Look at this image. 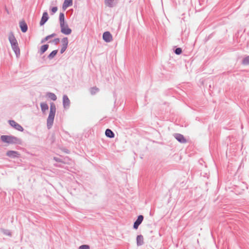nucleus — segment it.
<instances>
[{
	"label": "nucleus",
	"mask_w": 249,
	"mask_h": 249,
	"mask_svg": "<svg viewBox=\"0 0 249 249\" xmlns=\"http://www.w3.org/2000/svg\"><path fill=\"white\" fill-rule=\"evenodd\" d=\"M1 231L5 235H8L9 236H12V233H11V231L8 230L2 229Z\"/></svg>",
	"instance_id": "393cba45"
},
{
	"label": "nucleus",
	"mask_w": 249,
	"mask_h": 249,
	"mask_svg": "<svg viewBox=\"0 0 249 249\" xmlns=\"http://www.w3.org/2000/svg\"><path fill=\"white\" fill-rule=\"evenodd\" d=\"M47 96L53 101H55L57 99V97L55 94L52 92H48Z\"/></svg>",
	"instance_id": "412c9836"
},
{
	"label": "nucleus",
	"mask_w": 249,
	"mask_h": 249,
	"mask_svg": "<svg viewBox=\"0 0 249 249\" xmlns=\"http://www.w3.org/2000/svg\"><path fill=\"white\" fill-rule=\"evenodd\" d=\"M103 39L106 42H110L112 40V36L110 33L106 31L103 33Z\"/></svg>",
	"instance_id": "423d86ee"
},
{
	"label": "nucleus",
	"mask_w": 249,
	"mask_h": 249,
	"mask_svg": "<svg viewBox=\"0 0 249 249\" xmlns=\"http://www.w3.org/2000/svg\"><path fill=\"white\" fill-rule=\"evenodd\" d=\"M61 28V32L63 34L68 35L71 33V30L69 28L68 25L66 23L62 26H60Z\"/></svg>",
	"instance_id": "39448f33"
},
{
	"label": "nucleus",
	"mask_w": 249,
	"mask_h": 249,
	"mask_svg": "<svg viewBox=\"0 0 249 249\" xmlns=\"http://www.w3.org/2000/svg\"><path fill=\"white\" fill-rule=\"evenodd\" d=\"M49 48V45L45 44L41 46L38 53L40 54H43Z\"/></svg>",
	"instance_id": "6ab92c4d"
},
{
	"label": "nucleus",
	"mask_w": 249,
	"mask_h": 249,
	"mask_svg": "<svg viewBox=\"0 0 249 249\" xmlns=\"http://www.w3.org/2000/svg\"><path fill=\"white\" fill-rule=\"evenodd\" d=\"M79 249H90V247L88 245H82L79 247Z\"/></svg>",
	"instance_id": "cd10ccee"
},
{
	"label": "nucleus",
	"mask_w": 249,
	"mask_h": 249,
	"mask_svg": "<svg viewBox=\"0 0 249 249\" xmlns=\"http://www.w3.org/2000/svg\"><path fill=\"white\" fill-rule=\"evenodd\" d=\"M60 41V39L59 38H54L53 40V42H54V43L55 44V45H57L59 43Z\"/></svg>",
	"instance_id": "7c9ffc66"
},
{
	"label": "nucleus",
	"mask_w": 249,
	"mask_h": 249,
	"mask_svg": "<svg viewBox=\"0 0 249 249\" xmlns=\"http://www.w3.org/2000/svg\"><path fill=\"white\" fill-rule=\"evenodd\" d=\"M136 241L138 246L142 245L144 244L143 236L141 234L138 235L137 236Z\"/></svg>",
	"instance_id": "dca6fc26"
},
{
	"label": "nucleus",
	"mask_w": 249,
	"mask_h": 249,
	"mask_svg": "<svg viewBox=\"0 0 249 249\" xmlns=\"http://www.w3.org/2000/svg\"><path fill=\"white\" fill-rule=\"evenodd\" d=\"M99 91V89L96 87H93L90 89V93L92 95L95 94L96 92Z\"/></svg>",
	"instance_id": "a878e982"
},
{
	"label": "nucleus",
	"mask_w": 249,
	"mask_h": 249,
	"mask_svg": "<svg viewBox=\"0 0 249 249\" xmlns=\"http://www.w3.org/2000/svg\"><path fill=\"white\" fill-rule=\"evenodd\" d=\"M72 5V0H65L62 5V8L65 10L68 7Z\"/></svg>",
	"instance_id": "2eb2a0df"
},
{
	"label": "nucleus",
	"mask_w": 249,
	"mask_h": 249,
	"mask_svg": "<svg viewBox=\"0 0 249 249\" xmlns=\"http://www.w3.org/2000/svg\"><path fill=\"white\" fill-rule=\"evenodd\" d=\"M56 112V107L54 103H51L50 105V111L49 116L47 119V127L48 129H50L53 125V120L55 116Z\"/></svg>",
	"instance_id": "7ed1b4c3"
},
{
	"label": "nucleus",
	"mask_w": 249,
	"mask_h": 249,
	"mask_svg": "<svg viewBox=\"0 0 249 249\" xmlns=\"http://www.w3.org/2000/svg\"><path fill=\"white\" fill-rule=\"evenodd\" d=\"M49 19V16L48 14V13L47 12H44L43 13L42 17L41 18V20L40 21V25L42 26Z\"/></svg>",
	"instance_id": "f8f14e48"
},
{
	"label": "nucleus",
	"mask_w": 249,
	"mask_h": 249,
	"mask_svg": "<svg viewBox=\"0 0 249 249\" xmlns=\"http://www.w3.org/2000/svg\"><path fill=\"white\" fill-rule=\"evenodd\" d=\"M68 39L67 37H65L62 39V46L60 50V53H63L67 49L68 45Z\"/></svg>",
	"instance_id": "9d476101"
},
{
	"label": "nucleus",
	"mask_w": 249,
	"mask_h": 249,
	"mask_svg": "<svg viewBox=\"0 0 249 249\" xmlns=\"http://www.w3.org/2000/svg\"><path fill=\"white\" fill-rule=\"evenodd\" d=\"M58 52V51L57 50L53 51L48 56V58L51 60L53 59L54 56L56 55L57 53Z\"/></svg>",
	"instance_id": "4be33fe9"
},
{
	"label": "nucleus",
	"mask_w": 249,
	"mask_h": 249,
	"mask_svg": "<svg viewBox=\"0 0 249 249\" xmlns=\"http://www.w3.org/2000/svg\"><path fill=\"white\" fill-rule=\"evenodd\" d=\"M8 39L11 44L12 49L14 51L16 56L17 57H19L20 54V49L18 47V41L13 32L10 33Z\"/></svg>",
	"instance_id": "f257e3e1"
},
{
	"label": "nucleus",
	"mask_w": 249,
	"mask_h": 249,
	"mask_svg": "<svg viewBox=\"0 0 249 249\" xmlns=\"http://www.w3.org/2000/svg\"><path fill=\"white\" fill-rule=\"evenodd\" d=\"M19 27L23 33H25L27 31L28 26L24 21H22L19 22Z\"/></svg>",
	"instance_id": "4468645a"
},
{
	"label": "nucleus",
	"mask_w": 249,
	"mask_h": 249,
	"mask_svg": "<svg viewBox=\"0 0 249 249\" xmlns=\"http://www.w3.org/2000/svg\"><path fill=\"white\" fill-rule=\"evenodd\" d=\"M57 7L56 6H55V7H53L51 9V14L52 15H53L54 14L55 12H56V11H57Z\"/></svg>",
	"instance_id": "c85d7f7f"
},
{
	"label": "nucleus",
	"mask_w": 249,
	"mask_h": 249,
	"mask_svg": "<svg viewBox=\"0 0 249 249\" xmlns=\"http://www.w3.org/2000/svg\"><path fill=\"white\" fill-rule=\"evenodd\" d=\"M59 19L60 22V26H62L65 24V15L63 13H60L59 14Z\"/></svg>",
	"instance_id": "a211bd4d"
},
{
	"label": "nucleus",
	"mask_w": 249,
	"mask_h": 249,
	"mask_svg": "<svg viewBox=\"0 0 249 249\" xmlns=\"http://www.w3.org/2000/svg\"><path fill=\"white\" fill-rule=\"evenodd\" d=\"M117 0H105V4L109 7H114L117 3Z\"/></svg>",
	"instance_id": "ddd939ff"
},
{
	"label": "nucleus",
	"mask_w": 249,
	"mask_h": 249,
	"mask_svg": "<svg viewBox=\"0 0 249 249\" xmlns=\"http://www.w3.org/2000/svg\"><path fill=\"white\" fill-rule=\"evenodd\" d=\"M53 160L57 162H63L62 160L57 157H53Z\"/></svg>",
	"instance_id": "c756f323"
},
{
	"label": "nucleus",
	"mask_w": 249,
	"mask_h": 249,
	"mask_svg": "<svg viewBox=\"0 0 249 249\" xmlns=\"http://www.w3.org/2000/svg\"><path fill=\"white\" fill-rule=\"evenodd\" d=\"M63 106L65 108H68L70 107V100L67 95L63 96Z\"/></svg>",
	"instance_id": "9b49d317"
},
{
	"label": "nucleus",
	"mask_w": 249,
	"mask_h": 249,
	"mask_svg": "<svg viewBox=\"0 0 249 249\" xmlns=\"http://www.w3.org/2000/svg\"><path fill=\"white\" fill-rule=\"evenodd\" d=\"M143 220V216L140 215L138 216L137 220L134 222L133 224V228L137 230L140 225L142 223Z\"/></svg>",
	"instance_id": "1a4fd4ad"
},
{
	"label": "nucleus",
	"mask_w": 249,
	"mask_h": 249,
	"mask_svg": "<svg viewBox=\"0 0 249 249\" xmlns=\"http://www.w3.org/2000/svg\"><path fill=\"white\" fill-rule=\"evenodd\" d=\"M55 36H56V34L55 33H53V34H52L51 35L47 36H46L44 38L42 39V40H41V43H43L45 42H46L47 40H48L49 39H50V38Z\"/></svg>",
	"instance_id": "aec40b11"
},
{
	"label": "nucleus",
	"mask_w": 249,
	"mask_h": 249,
	"mask_svg": "<svg viewBox=\"0 0 249 249\" xmlns=\"http://www.w3.org/2000/svg\"><path fill=\"white\" fill-rule=\"evenodd\" d=\"M242 64L244 65H249V55L247 56L243 59Z\"/></svg>",
	"instance_id": "b1692460"
},
{
	"label": "nucleus",
	"mask_w": 249,
	"mask_h": 249,
	"mask_svg": "<svg viewBox=\"0 0 249 249\" xmlns=\"http://www.w3.org/2000/svg\"><path fill=\"white\" fill-rule=\"evenodd\" d=\"M9 124L12 127H13L15 129L18 131L22 132L24 130L23 128L22 127L21 125L18 124L14 120H9Z\"/></svg>",
	"instance_id": "20e7f679"
},
{
	"label": "nucleus",
	"mask_w": 249,
	"mask_h": 249,
	"mask_svg": "<svg viewBox=\"0 0 249 249\" xmlns=\"http://www.w3.org/2000/svg\"><path fill=\"white\" fill-rule=\"evenodd\" d=\"M174 53L177 54V55H179L181 53H182V49L181 48H177L175 50H174Z\"/></svg>",
	"instance_id": "bb28decb"
},
{
	"label": "nucleus",
	"mask_w": 249,
	"mask_h": 249,
	"mask_svg": "<svg viewBox=\"0 0 249 249\" xmlns=\"http://www.w3.org/2000/svg\"><path fill=\"white\" fill-rule=\"evenodd\" d=\"M40 107L41 108V110L43 112H45L46 110H48L49 108L48 105L46 103H41L40 104Z\"/></svg>",
	"instance_id": "5701e85b"
},
{
	"label": "nucleus",
	"mask_w": 249,
	"mask_h": 249,
	"mask_svg": "<svg viewBox=\"0 0 249 249\" xmlns=\"http://www.w3.org/2000/svg\"><path fill=\"white\" fill-rule=\"evenodd\" d=\"M6 155L7 156L11 158H18L20 155L18 152L13 150L8 151Z\"/></svg>",
	"instance_id": "6e6552de"
},
{
	"label": "nucleus",
	"mask_w": 249,
	"mask_h": 249,
	"mask_svg": "<svg viewBox=\"0 0 249 249\" xmlns=\"http://www.w3.org/2000/svg\"><path fill=\"white\" fill-rule=\"evenodd\" d=\"M175 138L181 143H185L187 142L186 139L183 135L179 133H175L174 134Z\"/></svg>",
	"instance_id": "0eeeda50"
},
{
	"label": "nucleus",
	"mask_w": 249,
	"mask_h": 249,
	"mask_svg": "<svg viewBox=\"0 0 249 249\" xmlns=\"http://www.w3.org/2000/svg\"><path fill=\"white\" fill-rule=\"evenodd\" d=\"M106 136L109 138H113L115 136L114 132L110 129H107L105 131Z\"/></svg>",
	"instance_id": "f3484780"
},
{
	"label": "nucleus",
	"mask_w": 249,
	"mask_h": 249,
	"mask_svg": "<svg viewBox=\"0 0 249 249\" xmlns=\"http://www.w3.org/2000/svg\"><path fill=\"white\" fill-rule=\"evenodd\" d=\"M0 140L3 142L9 144H20L22 142L20 139L12 135H1Z\"/></svg>",
	"instance_id": "f03ea898"
}]
</instances>
